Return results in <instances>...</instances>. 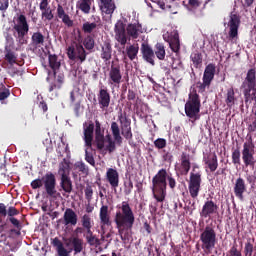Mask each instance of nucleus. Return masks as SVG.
I'll return each instance as SVG.
<instances>
[{"label":"nucleus","instance_id":"1","mask_svg":"<svg viewBox=\"0 0 256 256\" xmlns=\"http://www.w3.org/2000/svg\"><path fill=\"white\" fill-rule=\"evenodd\" d=\"M117 209L120 210L116 211L114 223L121 241L124 245H127L133 238L130 231L135 225V213H133V208L127 201H123L120 206H117Z\"/></svg>","mask_w":256,"mask_h":256},{"label":"nucleus","instance_id":"2","mask_svg":"<svg viewBox=\"0 0 256 256\" xmlns=\"http://www.w3.org/2000/svg\"><path fill=\"white\" fill-rule=\"evenodd\" d=\"M167 185L171 191L177 188V179L167 169H160L152 178V195L157 203H163L167 197Z\"/></svg>","mask_w":256,"mask_h":256},{"label":"nucleus","instance_id":"3","mask_svg":"<svg viewBox=\"0 0 256 256\" xmlns=\"http://www.w3.org/2000/svg\"><path fill=\"white\" fill-rule=\"evenodd\" d=\"M241 88L243 89L245 105H256V70L251 68L247 71L246 77L242 82Z\"/></svg>","mask_w":256,"mask_h":256},{"label":"nucleus","instance_id":"4","mask_svg":"<svg viewBox=\"0 0 256 256\" xmlns=\"http://www.w3.org/2000/svg\"><path fill=\"white\" fill-rule=\"evenodd\" d=\"M185 114L189 119H199V113L201 112V98L196 89H193L189 95L185 104Z\"/></svg>","mask_w":256,"mask_h":256},{"label":"nucleus","instance_id":"5","mask_svg":"<svg viewBox=\"0 0 256 256\" xmlns=\"http://www.w3.org/2000/svg\"><path fill=\"white\" fill-rule=\"evenodd\" d=\"M200 241L205 255H211L213 249H215V244L217 243V233L215 232V229L211 226H206L200 235Z\"/></svg>","mask_w":256,"mask_h":256},{"label":"nucleus","instance_id":"6","mask_svg":"<svg viewBox=\"0 0 256 256\" xmlns=\"http://www.w3.org/2000/svg\"><path fill=\"white\" fill-rule=\"evenodd\" d=\"M70 243H72L73 248H70L68 251L67 249H65V246H63V242H61L59 238L56 237L52 241V245L53 247H56L59 256H69V253H72L73 251L76 254L83 251V239L73 237L71 238Z\"/></svg>","mask_w":256,"mask_h":256},{"label":"nucleus","instance_id":"7","mask_svg":"<svg viewBox=\"0 0 256 256\" xmlns=\"http://www.w3.org/2000/svg\"><path fill=\"white\" fill-rule=\"evenodd\" d=\"M196 169H199V166H193L188 181V190L192 199H197V197H199V192L201 191V183L203 181L201 178V170L197 171Z\"/></svg>","mask_w":256,"mask_h":256},{"label":"nucleus","instance_id":"8","mask_svg":"<svg viewBox=\"0 0 256 256\" xmlns=\"http://www.w3.org/2000/svg\"><path fill=\"white\" fill-rule=\"evenodd\" d=\"M14 37L20 45H25L27 41L25 40V35L29 33V23H27V17L21 14L17 18V24L13 26Z\"/></svg>","mask_w":256,"mask_h":256},{"label":"nucleus","instance_id":"9","mask_svg":"<svg viewBox=\"0 0 256 256\" xmlns=\"http://www.w3.org/2000/svg\"><path fill=\"white\" fill-rule=\"evenodd\" d=\"M215 79V64H208L204 70L202 82L196 83L199 93H205L206 89L211 87V83Z\"/></svg>","mask_w":256,"mask_h":256},{"label":"nucleus","instance_id":"10","mask_svg":"<svg viewBox=\"0 0 256 256\" xmlns=\"http://www.w3.org/2000/svg\"><path fill=\"white\" fill-rule=\"evenodd\" d=\"M67 57L70 61H79L85 63L87 60V52L81 43H73L66 49Z\"/></svg>","mask_w":256,"mask_h":256},{"label":"nucleus","instance_id":"11","mask_svg":"<svg viewBox=\"0 0 256 256\" xmlns=\"http://www.w3.org/2000/svg\"><path fill=\"white\" fill-rule=\"evenodd\" d=\"M82 227L86 230V234H84V237L88 243V245H96L99 246L101 245V240L97 238L94 234L93 231H91V228L93 225L91 224V216L89 214H84L81 219Z\"/></svg>","mask_w":256,"mask_h":256},{"label":"nucleus","instance_id":"12","mask_svg":"<svg viewBox=\"0 0 256 256\" xmlns=\"http://www.w3.org/2000/svg\"><path fill=\"white\" fill-rule=\"evenodd\" d=\"M255 144L253 142L248 141L243 144L242 150V160L245 167H253L255 166Z\"/></svg>","mask_w":256,"mask_h":256},{"label":"nucleus","instance_id":"13","mask_svg":"<svg viewBox=\"0 0 256 256\" xmlns=\"http://www.w3.org/2000/svg\"><path fill=\"white\" fill-rule=\"evenodd\" d=\"M228 27H229V32H228L229 38L235 39V37H238L239 27H241V15H239L235 11L231 12L229 15Z\"/></svg>","mask_w":256,"mask_h":256},{"label":"nucleus","instance_id":"14","mask_svg":"<svg viewBox=\"0 0 256 256\" xmlns=\"http://www.w3.org/2000/svg\"><path fill=\"white\" fill-rule=\"evenodd\" d=\"M123 81V74L121 73V66L112 62L109 73H108V83L114 87L121 85Z\"/></svg>","mask_w":256,"mask_h":256},{"label":"nucleus","instance_id":"15","mask_svg":"<svg viewBox=\"0 0 256 256\" xmlns=\"http://www.w3.org/2000/svg\"><path fill=\"white\" fill-rule=\"evenodd\" d=\"M44 183V188L49 197H55L57 194V179L55 178V174L49 172L46 173L42 178Z\"/></svg>","mask_w":256,"mask_h":256},{"label":"nucleus","instance_id":"16","mask_svg":"<svg viewBox=\"0 0 256 256\" xmlns=\"http://www.w3.org/2000/svg\"><path fill=\"white\" fill-rule=\"evenodd\" d=\"M97 99L98 105L100 106V109H102V111H106V109H109V105H111V94L109 93V90L107 88H100Z\"/></svg>","mask_w":256,"mask_h":256},{"label":"nucleus","instance_id":"17","mask_svg":"<svg viewBox=\"0 0 256 256\" xmlns=\"http://www.w3.org/2000/svg\"><path fill=\"white\" fill-rule=\"evenodd\" d=\"M142 59L152 66H155V51L149 43L143 42L140 47Z\"/></svg>","mask_w":256,"mask_h":256},{"label":"nucleus","instance_id":"18","mask_svg":"<svg viewBox=\"0 0 256 256\" xmlns=\"http://www.w3.org/2000/svg\"><path fill=\"white\" fill-rule=\"evenodd\" d=\"M219 211V206L213 200H207L200 212V215L207 219V217H211V215H215Z\"/></svg>","mask_w":256,"mask_h":256},{"label":"nucleus","instance_id":"19","mask_svg":"<svg viewBox=\"0 0 256 256\" xmlns=\"http://www.w3.org/2000/svg\"><path fill=\"white\" fill-rule=\"evenodd\" d=\"M113 57V46L109 40H106L101 45L100 58L104 61V63H109Z\"/></svg>","mask_w":256,"mask_h":256},{"label":"nucleus","instance_id":"20","mask_svg":"<svg viewBox=\"0 0 256 256\" xmlns=\"http://www.w3.org/2000/svg\"><path fill=\"white\" fill-rule=\"evenodd\" d=\"M247 191V184L245 183V179L239 177L236 179L234 184V195L240 201L244 199V193Z\"/></svg>","mask_w":256,"mask_h":256},{"label":"nucleus","instance_id":"21","mask_svg":"<svg viewBox=\"0 0 256 256\" xmlns=\"http://www.w3.org/2000/svg\"><path fill=\"white\" fill-rule=\"evenodd\" d=\"M91 19H93L94 22H85L82 25L83 33H86L88 35H91V33H93V31H95L97 29V27H99V25H101V17H99L97 15H92Z\"/></svg>","mask_w":256,"mask_h":256},{"label":"nucleus","instance_id":"22","mask_svg":"<svg viewBox=\"0 0 256 256\" xmlns=\"http://www.w3.org/2000/svg\"><path fill=\"white\" fill-rule=\"evenodd\" d=\"M106 180L112 189H117L119 187V172L114 168H108L106 171Z\"/></svg>","mask_w":256,"mask_h":256},{"label":"nucleus","instance_id":"23","mask_svg":"<svg viewBox=\"0 0 256 256\" xmlns=\"http://www.w3.org/2000/svg\"><path fill=\"white\" fill-rule=\"evenodd\" d=\"M165 41H167L170 45V49L173 51V53H179L181 51V42L179 41V33L174 32L168 35V39L165 38Z\"/></svg>","mask_w":256,"mask_h":256},{"label":"nucleus","instance_id":"24","mask_svg":"<svg viewBox=\"0 0 256 256\" xmlns=\"http://www.w3.org/2000/svg\"><path fill=\"white\" fill-rule=\"evenodd\" d=\"M100 11L105 13V15H113L117 6L115 5V0H100Z\"/></svg>","mask_w":256,"mask_h":256},{"label":"nucleus","instance_id":"25","mask_svg":"<svg viewBox=\"0 0 256 256\" xmlns=\"http://www.w3.org/2000/svg\"><path fill=\"white\" fill-rule=\"evenodd\" d=\"M206 168L209 169L210 173H215L219 167V161L217 159V154H210L203 158Z\"/></svg>","mask_w":256,"mask_h":256},{"label":"nucleus","instance_id":"26","mask_svg":"<svg viewBox=\"0 0 256 256\" xmlns=\"http://www.w3.org/2000/svg\"><path fill=\"white\" fill-rule=\"evenodd\" d=\"M56 13L58 19H61L64 25H67L68 27H73V20H71L69 14L65 13V8H63L61 4L57 5Z\"/></svg>","mask_w":256,"mask_h":256},{"label":"nucleus","instance_id":"27","mask_svg":"<svg viewBox=\"0 0 256 256\" xmlns=\"http://www.w3.org/2000/svg\"><path fill=\"white\" fill-rule=\"evenodd\" d=\"M64 224L65 225H72L75 227L77 225L78 217L77 213H75V210L71 208H67L64 212Z\"/></svg>","mask_w":256,"mask_h":256},{"label":"nucleus","instance_id":"28","mask_svg":"<svg viewBox=\"0 0 256 256\" xmlns=\"http://www.w3.org/2000/svg\"><path fill=\"white\" fill-rule=\"evenodd\" d=\"M181 175H188L189 171H191V157L189 154L183 152L181 154Z\"/></svg>","mask_w":256,"mask_h":256},{"label":"nucleus","instance_id":"29","mask_svg":"<svg viewBox=\"0 0 256 256\" xmlns=\"http://www.w3.org/2000/svg\"><path fill=\"white\" fill-rule=\"evenodd\" d=\"M95 143L97 149L100 151L105 149L106 137H105V130L104 129H96L95 130Z\"/></svg>","mask_w":256,"mask_h":256},{"label":"nucleus","instance_id":"30","mask_svg":"<svg viewBox=\"0 0 256 256\" xmlns=\"http://www.w3.org/2000/svg\"><path fill=\"white\" fill-rule=\"evenodd\" d=\"M93 3H95V0H78L76 2V9H79L84 15H89Z\"/></svg>","mask_w":256,"mask_h":256},{"label":"nucleus","instance_id":"31","mask_svg":"<svg viewBox=\"0 0 256 256\" xmlns=\"http://www.w3.org/2000/svg\"><path fill=\"white\" fill-rule=\"evenodd\" d=\"M100 223L102 225H107V227L111 226V216L109 215V206L102 205L100 208Z\"/></svg>","mask_w":256,"mask_h":256},{"label":"nucleus","instance_id":"32","mask_svg":"<svg viewBox=\"0 0 256 256\" xmlns=\"http://www.w3.org/2000/svg\"><path fill=\"white\" fill-rule=\"evenodd\" d=\"M115 33H116V40L118 41V43H120V45H126L127 34L125 32V26H123V24H120L119 26L116 25Z\"/></svg>","mask_w":256,"mask_h":256},{"label":"nucleus","instance_id":"33","mask_svg":"<svg viewBox=\"0 0 256 256\" xmlns=\"http://www.w3.org/2000/svg\"><path fill=\"white\" fill-rule=\"evenodd\" d=\"M60 187L64 193L71 195L73 193V181H71V177L66 176L60 178Z\"/></svg>","mask_w":256,"mask_h":256},{"label":"nucleus","instance_id":"34","mask_svg":"<svg viewBox=\"0 0 256 256\" xmlns=\"http://www.w3.org/2000/svg\"><path fill=\"white\" fill-rule=\"evenodd\" d=\"M7 206L4 203H0V233H3L7 229Z\"/></svg>","mask_w":256,"mask_h":256},{"label":"nucleus","instance_id":"35","mask_svg":"<svg viewBox=\"0 0 256 256\" xmlns=\"http://www.w3.org/2000/svg\"><path fill=\"white\" fill-rule=\"evenodd\" d=\"M141 29V24H129L126 28V31L128 35L132 37V39H138L139 33H142Z\"/></svg>","mask_w":256,"mask_h":256},{"label":"nucleus","instance_id":"36","mask_svg":"<svg viewBox=\"0 0 256 256\" xmlns=\"http://www.w3.org/2000/svg\"><path fill=\"white\" fill-rule=\"evenodd\" d=\"M69 173H71V166L67 159H63V161L59 164L58 175L60 178L69 177Z\"/></svg>","mask_w":256,"mask_h":256},{"label":"nucleus","instance_id":"37","mask_svg":"<svg viewBox=\"0 0 256 256\" xmlns=\"http://www.w3.org/2000/svg\"><path fill=\"white\" fill-rule=\"evenodd\" d=\"M235 101H237V98H235V89H233V87L228 88L225 95V103L228 109H233Z\"/></svg>","mask_w":256,"mask_h":256},{"label":"nucleus","instance_id":"38","mask_svg":"<svg viewBox=\"0 0 256 256\" xmlns=\"http://www.w3.org/2000/svg\"><path fill=\"white\" fill-rule=\"evenodd\" d=\"M31 44L36 48L45 45V36L43 33L34 32L31 36Z\"/></svg>","mask_w":256,"mask_h":256},{"label":"nucleus","instance_id":"39","mask_svg":"<svg viewBox=\"0 0 256 256\" xmlns=\"http://www.w3.org/2000/svg\"><path fill=\"white\" fill-rule=\"evenodd\" d=\"M190 60L192 61L195 69H199L203 65V54H201V52H193L190 55Z\"/></svg>","mask_w":256,"mask_h":256},{"label":"nucleus","instance_id":"40","mask_svg":"<svg viewBox=\"0 0 256 256\" xmlns=\"http://www.w3.org/2000/svg\"><path fill=\"white\" fill-rule=\"evenodd\" d=\"M154 55H156L159 61H165V45L163 43H156L154 46Z\"/></svg>","mask_w":256,"mask_h":256},{"label":"nucleus","instance_id":"41","mask_svg":"<svg viewBox=\"0 0 256 256\" xmlns=\"http://www.w3.org/2000/svg\"><path fill=\"white\" fill-rule=\"evenodd\" d=\"M49 67L52 69L54 75H57V69L61 67V62H59V58L57 55L50 54L49 57Z\"/></svg>","mask_w":256,"mask_h":256},{"label":"nucleus","instance_id":"42","mask_svg":"<svg viewBox=\"0 0 256 256\" xmlns=\"http://www.w3.org/2000/svg\"><path fill=\"white\" fill-rule=\"evenodd\" d=\"M121 129H131V120L127 118V113H121L118 116Z\"/></svg>","mask_w":256,"mask_h":256},{"label":"nucleus","instance_id":"43","mask_svg":"<svg viewBox=\"0 0 256 256\" xmlns=\"http://www.w3.org/2000/svg\"><path fill=\"white\" fill-rule=\"evenodd\" d=\"M126 54L130 61H135V59H137V55L139 54V46L130 45L126 48Z\"/></svg>","mask_w":256,"mask_h":256},{"label":"nucleus","instance_id":"44","mask_svg":"<svg viewBox=\"0 0 256 256\" xmlns=\"http://www.w3.org/2000/svg\"><path fill=\"white\" fill-rule=\"evenodd\" d=\"M93 129H85L84 130V141L86 147H92L93 146Z\"/></svg>","mask_w":256,"mask_h":256},{"label":"nucleus","instance_id":"45","mask_svg":"<svg viewBox=\"0 0 256 256\" xmlns=\"http://www.w3.org/2000/svg\"><path fill=\"white\" fill-rule=\"evenodd\" d=\"M83 45L87 51H93L95 49V39L91 35L84 38Z\"/></svg>","mask_w":256,"mask_h":256},{"label":"nucleus","instance_id":"46","mask_svg":"<svg viewBox=\"0 0 256 256\" xmlns=\"http://www.w3.org/2000/svg\"><path fill=\"white\" fill-rule=\"evenodd\" d=\"M106 151H108V153H113L115 151V149H117L116 145H115V141L113 140V138L111 137V135H106Z\"/></svg>","mask_w":256,"mask_h":256},{"label":"nucleus","instance_id":"47","mask_svg":"<svg viewBox=\"0 0 256 256\" xmlns=\"http://www.w3.org/2000/svg\"><path fill=\"white\" fill-rule=\"evenodd\" d=\"M41 19L42 21H53V19H55V14H53V10L51 8L42 10Z\"/></svg>","mask_w":256,"mask_h":256},{"label":"nucleus","instance_id":"48","mask_svg":"<svg viewBox=\"0 0 256 256\" xmlns=\"http://www.w3.org/2000/svg\"><path fill=\"white\" fill-rule=\"evenodd\" d=\"M76 171L82 173V175H89V167L85 164V162H76L74 164Z\"/></svg>","mask_w":256,"mask_h":256},{"label":"nucleus","instance_id":"49","mask_svg":"<svg viewBox=\"0 0 256 256\" xmlns=\"http://www.w3.org/2000/svg\"><path fill=\"white\" fill-rule=\"evenodd\" d=\"M255 251V246L251 242V240H247L244 244V255L245 256H253V252Z\"/></svg>","mask_w":256,"mask_h":256},{"label":"nucleus","instance_id":"50","mask_svg":"<svg viewBox=\"0 0 256 256\" xmlns=\"http://www.w3.org/2000/svg\"><path fill=\"white\" fill-rule=\"evenodd\" d=\"M228 256H243L241 249H239V245L237 242H234L228 251Z\"/></svg>","mask_w":256,"mask_h":256},{"label":"nucleus","instance_id":"51","mask_svg":"<svg viewBox=\"0 0 256 256\" xmlns=\"http://www.w3.org/2000/svg\"><path fill=\"white\" fill-rule=\"evenodd\" d=\"M232 163L234 165H241V150L239 148L232 151Z\"/></svg>","mask_w":256,"mask_h":256},{"label":"nucleus","instance_id":"52","mask_svg":"<svg viewBox=\"0 0 256 256\" xmlns=\"http://www.w3.org/2000/svg\"><path fill=\"white\" fill-rule=\"evenodd\" d=\"M5 59L7 60V62L10 65H13L15 63H17V56H15V52L9 50L6 54H5Z\"/></svg>","mask_w":256,"mask_h":256},{"label":"nucleus","instance_id":"53","mask_svg":"<svg viewBox=\"0 0 256 256\" xmlns=\"http://www.w3.org/2000/svg\"><path fill=\"white\" fill-rule=\"evenodd\" d=\"M84 193H85V199L88 202L93 200V186H91L90 184H87L86 188L84 189Z\"/></svg>","mask_w":256,"mask_h":256},{"label":"nucleus","instance_id":"54","mask_svg":"<svg viewBox=\"0 0 256 256\" xmlns=\"http://www.w3.org/2000/svg\"><path fill=\"white\" fill-rule=\"evenodd\" d=\"M113 137H114V142L117 145H121L123 143V138L121 137V130L120 129H112Z\"/></svg>","mask_w":256,"mask_h":256},{"label":"nucleus","instance_id":"55","mask_svg":"<svg viewBox=\"0 0 256 256\" xmlns=\"http://www.w3.org/2000/svg\"><path fill=\"white\" fill-rule=\"evenodd\" d=\"M156 149H165L167 147V140L158 138L154 141Z\"/></svg>","mask_w":256,"mask_h":256},{"label":"nucleus","instance_id":"56","mask_svg":"<svg viewBox=\"0 0 256 256\" xmlns=\"http://www.w3.org/2000/svg\"><path fill=\"white\" fill-rule=\"evenodd\" d=\"M85 161L89 163V165H92V167H95V158L93 157V153L88 150H85Z\"/></svg>","mask_w":256,"mask_h":256},{"label":"nucleus","instance_id":"57","mask_svg":"<svg viewBox=\"0 0 256 256\" xmlns=\"http://www.w3.org/2000/svg\"><path fill=\"white\" fill-rule=\"evenodd\" d=\"M8 221H10V223L16 228L18 229V232L23 228V226L21 225V222L15 218V217H10L8 218Z\"/></svg>","mask_w":256,"mask_h":256},{"label":"nucleus","instance_id":"58","mask_svg":"<svg viewBox=\"0 0 256 256\" xmlns=\"http://www.w3.org/2000/svg\"><path fill=\"white\" fill-rule=\"evenodd\" d=\"M188 5L191 9H199L201 5H203L202 0H188Z\"/></svg>","mask_w":256,"mask_h":256},{"label":"nucleus","instance_id":"59","mask_svg":"<svg viewBox=\"0 0 256 256\" xmlns=\"http://www.w3.org/2000/svg\"><path fill=\"white\" fill-rule=\"evenodd\" d=\"M73 111L76 117H80L81 115V100H78L76 103L73 104Z\"/></svg>","mask_w":256,"mask_h":256},{"label":"nucleus","instance_id":"60","mask_svg":"<svg viewBox=\"0 0 256 256\" xmlns=\"http://www.w3.org/2000/svg\"><path fill=\"white\" fill-rule=\"evenodd\" d=\"M31 187L32 189H41V187H43V180L41 179H35L31 182Z\"/></svg>","mask_w":256,"mask_h":256},{"label":"nucleus","instance_id":"61","mask_svg":"<svg viewBox=\"0 0 256 256\" xmlns=\"http://www.w3.org/2000/svg\"><path fill=\"white\" fill-rule=\"evenodd\" d=\"M51 6L49 5V0H41L40 4H39V9L40 11H45L47 9H50Z\"/></svg>","mask_w":256,"mask_h":256},{"label":"nucleus","instance_id":"62","mask_svg":"<svg viewBox=\"0 0 256 256\" xmlns=\"http://www.w3.org/2000/svg\"><path fill=\"white\" fill-rule=\"evenodd\" d=\"M78 97H79V92H75L74 90H72L70 92V103H71V105H73V104L77 103V101H79V100H77Z\"/></svg>","mask_w":256,"mask_h":256},{"label":"nucleus","instance_id":"63","mask_svg":"<svg viewBox=\"0 0 256 256\" xmlns=\"http://www.w3.org/2000/svg\"><path fill=\"white\" fill-rule=\"evenodd\" d=\"M8 217H15L16 215H19V210L17 208L10 206L7 210Z\"/></svg>","mask_w":256,"mask_h":256},{"label":"nucleus","instance_id":"64","mask_svg":"<svg viewBox=\"0 0 256 256\" xmlns=\"http://www.w3.org/2000/svg\"><path fill=\"white\" fill-rule=\"evenodd\" d=\"M84 129H95V121L88 119L83 124Z\"/></svg>","mask_w":256,"mask_h":256}]
</instances>
